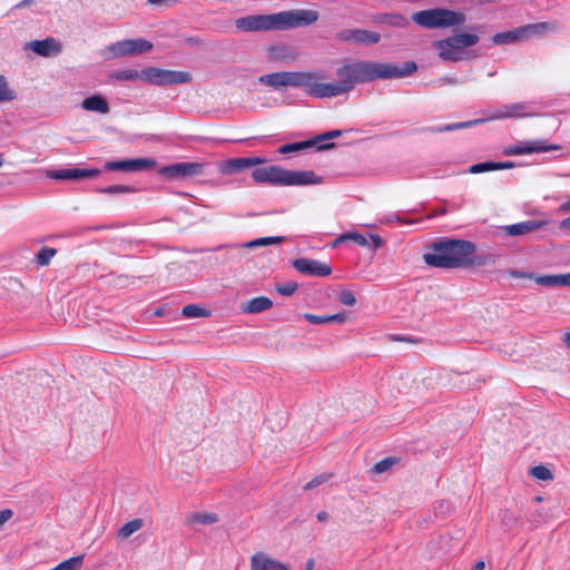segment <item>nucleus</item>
<instances>
[{"label":"nucleus","mask_w":570,"mask_h":570,"mask_svg":"<svg viewBox=\"0 0 570 570\" xmlns=\"http://www.w3.org/2000/svg\"><path fill=\"white\" fill-rule=\"evenodd\" d=\"M417 66L406 61L402 66L367 60L343 65L336 70V82L323 83L314 80L309 96L331 98L352 91L357 83L371 82L376 79L403 78L412 75Z\"/></svg>","instance_id":"1"},{"label":"nucleus","mask_w":570,"mask_h":570,"mask_svg":"<svg viewBox=\"0 0 570 570\" xmlns=\"http://www.w3.org/2000/svg\"><path fill=\"white\" fill-rule=\"evenodd\" d=\"M318 13L314 10L295 9L273 14H252L238 18L235 26L240 31L288 30L309 26L317 21Z\"/></svg>","instance_id":"2"},{"label":"nucleus","mask_w":570,"mask_h":570,"mask_svg":"<svg viewBox=\"0 0 570 570\" xmlns=\"http://www.w3.org/2000/svg\"><path fill=\"white\" fill-rule=\"evenodd\" d=\"M475 245L464 239H442L433 243L432 252L423 255L426 265L454 269L472 266Z\"/></svg>","instance_id":"3"},{"label":"nucleus","mask_w":570,"mask_h":570,"mask_svg":"<svg viewBox=\"0 0 570 570\" xmlns=\"http://www.w3.org/2000/svg\"><path fill=\"white\" fill-rule=\"evenodd\" d=\"M252 177L258 184L274 186H305L322 183V178L313 170H289L275 165L255 168Z\"/></svg>","instance_id":"4"},{"label":"nucleus","mask_w":570,"mask_h":570,"mask_svg":"<svg viewBox=\"0 0 570 570\" xmlns=\"http://www.w3.org/2000/svg\"><path fill=\"white\" fill-rule=\"evenodd\" d=\"M412 20L426 29H440L461 26L465 22V14L445 8L421 10L412 16Z\"/></svg>","instance_id":"5"},{"label":"nucleus","mask_w":570,"mask_h":570,"mask_svg":"<svg viewBox=\"0 0 570 570\" xmlns=\"http://www.w3.org/2000/svg\"><path fill=\"white\" fill-rule=\"evenodd\" d=\"M320 79H322V76L315 72L278 71L263 75L259 77L258 81L274 88L275 90H278L281 87H301L309 95V91L314 86V80Z\"/></svg>","instance_id":"6"},{"label":"nucleus","mask_w":570,"mask_h":570,"mask_svg":"<svg viewBox=\"0 0 570 570\" xmlns=\"http://www.w3.org/2000/svg\"><path fill=\"white\" fill-rule=\"evenodd\" d=\"M142 75L146 82L157 86L187 83L191 81V75L187 71L165 70L157 67L142 69Z\"/></svg>","instance_id":"7"},{"label":"nucleus","mask_w":570,"mask_h":570,"mask_svg":"<svg viewBox=\"0 0 570 570\" xmlns=\"http://www.w3.org/2000/svg\"><path fill=\"white\" fill-rule=\"evenodd\" d=\"M153 49V43L145 39H126L110 45L109 50L115 57L140 55Z\"/></svg>","instance_id":"8"},{"label":"nucleus","mask_w":570,"mask_h":570,"mask_svg":"<svg viewBox=\"0 0 570 570\" xmlns=\"http://www.w3.org/2000/svg\"><path fill=\"white\" fill-rule=\"evenodd\" d=\"M204 171V164L200 163H176L163 167L159 173L170 179L194 177L202 175Z\"/></svg>","instance_id":"9"},{"label":"nucleus","mask_w":570,"mask_h":570,"mask_svg":"<svg viewBox=\"0 0 570 570\" xmlns=\"http://www.w3.org/2000/svg\"><path fill=\"white\" fill-rule=\"evenodd\" d=\"M336 39L358 45H374L381 40V35L366 29H344L336 33Z\"/></svg>","instance_id":"10"},{"label":"nucleus","mask_w":570,"mask_h":570,"mask_svg":"<svg viewBox=\"0 0 570 570\" xmlns=\"http://www.w3.org/2000/svg\"><path fill=\"white\" fill-rule=\"evenodd\" d=\"M47 177L55 180H79L85 178H94L100 175L97 168L82 169V168H63L47 170Z\"/></svg>","instance_id":"11"},{"label":"nucleus","mask_w":570,"mask_h":570,"mask_svg":"<svg viewBox=\"0 0 570 570\" xmlns=\"http://www.w3.org/2000/svg\"><path fill=\"white\" fill-rule=\"evenodd\" d=\"M293 266L297 272L307 276L326 277L332 273L328 264L311 258H297L293 262Z\"/></svg>","instance_id":"12"},{"label":"nucleus","mask_w":570,"mask_h":570,"mask_svg":"<svg viewBox=\"0 0 570 570\" xmlns=\"http://www.w3.org/2000/svg\"><path fill=\"white\" fill-rule=\"evenodd\" d=\"M156 165L154 159L148 158H136V159H125V160H116V161H107L105 165L106 170H120V171H140L145 169L153 168Z\"/></svg>","instance_id":"13"},{"label":"nucleus","mask_w":570,"mask_h":570,"mask_svg":"<svg viewBox=\"0 0 570 570\" xmlns=\"http://www.w3.org/2000/svg\"><path fill=\"white\" fill-rule=\"evenodd\" d=\"M558 145H549L543 140L524 141L517 146H510L504 149V155L515 156L532 153H547L551 150H558Z\"/></svg>","instance_id":"14"},{"label":"nucleus","mask_w":570,"mask_h":570,"mask_svg":"<svg viewBox=\"0 0 570 570\" xmlns=\"http://www.w3.org/2000/svg\"><path fill=\"white\" fill-rule=\"evenodd\" d=\"M541 28H544V24L527 26V27L514 29V30L499 32V33H495L491 38V40H492V43L495 46L514 43L518 40L528 37L531 31H533L535 29H541Z\"/></svg>","instance_id":"15"},{"label":"nucleus","mask_w":570,"mask_h":570,"mask_svg":"<svg viewBox=\"0 0 570 570\" xmlns=\"http://www.w3.org/2000/svg\"><path fill=\"white\" fill-rule=\"evenodd\" d=\"M26 49H29L41 57H55L61 52V45L55 38L48 37L43 40L27 42Z\"/></svg>","instance_id":"16"},{"label":"nucleus","mask_w":570,"mask_h":570,"mask_svg":"<svg viewBox=\"0 0 570 570\" xmlns=\"http://www.w3.org/2000/svg\"><path fill=\"white\" fill-rule=\"evenodd\" d=\"M250 570H289L288 567L265 552H256L250 557Z\"/></svg>","instance_id":"17"},{"label":"nucleus","mask_w":570,"mask_h":570,"mask_svg":"<svg viewBox=\"0 0 570 570\" xmlns=\"http://www.w3.org/2000/svg\"><path fill=\"white\" fill-rule=\"evenodd\" d=\"M434 47L439 51V57L444 61L456 62L465 59V52L459 51L448 38L435 41Z\"/></svg>","instance_id":"18"},{"label":"nucleus","mask_w":570,"mask_h":570,"mask_svg":"<svg viewBox=\"0 0 570 570\" xmlns=\"http://www.w3.org/2000/svg\"><path fill=\"white\" fill-rule=\"evenodd\" d=\"M264 161L265 160L259 157L233 158L224 163L222 171L224 174H235L249 167L259 165Z\"/></svg>","instance_id":"19"},{"label":"nucleus","mask_w":570,"mask_h":570,"mask_svg":"<svg viewBox=\"0 0 570 570\" xmlns=\"http://www.w3.org/2000/svg\"><path fill=\"white\" fill-rule=\"evenodd\" d=\"M530 104L528 102H518L510 104L503 106L493 118L503 119V118H521V117H531L534 116V112H530L527 109Z\"/></svg>","instance_id":"20"},{"label":"nucleus","mask_w":570,"mask_h":570,"mask_svg":"<svg viewBox=\"0 0 570 570\" xmlns=\"http://www.w3.org/2000/svg\"><path fill=\"white\" fill-rule=\"evenodd\" d=\"M372 22L375 24H387L394 28H405L409 24V20L403 14L396 12L376 13L372 17Z\"/></svg>","instance_id":"21"},{"label":"nucleus","mask_w":570,"mask_h":570,"mask_svg":"<svg viewBox=\"0 0 570 570\" xmlns=\"http://www.w3.org/2000/svg\"><path fill=\"white\" fill-rule=\"evenodd\" d=\"M535 283L547 287H570V273L557 275H537Z\"/></svg>","instance_id":"22"},{"label":"nucleus","mask_w":570,"mask_h":570,"mask_svg":"<svg viewBox=\"0 0 570 570\" xmlns=\"http://www.w3.org/2000/svg\"><path fill=\"white\" fill-rule=\"evenodd\" d=\"M273 306L272 299L266 296L254 297L242 304L240 308L246 314H256L269 309Z\"/></svg>","instance_id":"23"},{"label":"nucleus","mask_w":570,"mask_h":570,"mask_svg":"<svg viewBox=\"0 0 570 570\" xmlns=\"http://www.w3.org/2000/svg\"><path fill=\"white\" fill-rule=\"evenodd\" d=\"M81 107L85 110L95 111L104 115L108 114L110 110L108 101L99 95H94L83 99L81 102Z\"/></svg>","instance_id":"24"},{"label":"nucleus","mask_w":570,"mask_h":570,"mask_svg":"<svg viewBox=\"0 0 570 570\" xmlns=\"http://www.w3.org/2000/svg\"><path fill=\"white\" fill-rule=\"evenodd\" d=\"M448 39L459 51H464L465 48H470L479 42V36L468 32L456 33Z\"/></svg>","instance_id":"25"},{"label":"nucleus","mask_w":570,"mask_h":570,"mask_svg":"<svg viewBox=\"0 0 570 570\" xmlns=\"http://www.w3.org/2000/svg\"><path fill=\"white\" fill-rule=\"evenodd\" d=\"M542 224L534 220H527L513 225H509L504 227V230L508 235L518 236L528 234L537 228H539Z\"/></svg>","instance_id":"26"},{"label":"nucleus","mask_w":570,"mask_h":570,"mask_svg":"<svg viewBox=\"0 0 570 570\" xmlns=\"http://www.w3.org/2000/svg\"><path fill=\"white\" fill-rule=\"evenodd\" d=\"M219 518L216 513L195 512L187 517V523L190 525H209L218 522Z\"/></svg>","instance_id":"27"},{"label":"nucleus","mask_w":570,"mask_h":570,"mask_svg":"<svg viewBox=\"0 0 570 570\" xmlns=\"http://www.w3.org/2000/svg\"><path fill=\"white\" fill-rule=\"evenodd\" d=\"M144 525V521L142 519H132L128 522H126L125 524H122V527L118 530V534L117 537L120 538L121 540H125V539H128L131 534H134L135 532H137L138 530H140Z\"/></svg>","instance_id":"28"},{"label":"nucleus","mask_w":570,"mask_h":570,"mask_svg":"<svg viewBox=\"0 0 570 570\" xmlns=\"http://www.w3.org/2000/svg\"><path fill=\"white\" fill-rule=\"evenodd\" d=\"M112 77L120 81H135L138 79L144 80L142 69L136 70V69L128 68V69L116 70L112 73Z\"/></svg>","instance_id":"29"},{"label":"nucleus","mask_w":570,"mask_h":570,"mask_svg":"<svg viewBox=\"0 0 570 570\" xmlns=\"http://www.w3.org/2000/svg\"><path fill=\"white\" fill-rule=\"evenodd\" d=\"M313 145H314V140H312V139L293 142V144H286V145H283L279 147L278 153L283 154V155L291 154V153H297L303 149L309 148Z\"/></svg>","instance_id":"30"},{"label":"nucleus","mask_w":570,"mask_h":570,"mask_svg":"<svg viewBox=\"0 0 570 570\" xmlns=\"http://www.w3.org/2000/svg\"><path fill=\"white\" fill-rule=\"evenodd\" d=\"M85 556L71 557L56 566V570H80L83 564Z\"/></svg>","instance_id":"31"},{"label":"nucleus","mask_w":570,"mask_h":570,"mask_svg":"<svg viewBox=\"0 0 570 570\" xmlns=\"http://www.w3.org/2000/svg\"><path fill=\"white\" fill-rule=\"evenodd\" d=\"M480 122H482L481 119L468 120V121H463V122H454V124L445 125L443 127L432 128L431 131H433V132L453 131V130H456V129L470 128V127L475 126V125H478Z\"/></svg>","instance_id":"32"},{"label":"nucleus","mask_w":570,"mask_h":570,"mask_svg":"<svg viewBox=\"0 0 570 570\" xmlns=\"http://www.w3.org/2000/svg\"><path fill=\"white\" fill-rule=\"evenodd\" d=\"M346 240H353L357 245L363 246V247L367 246V244H368V242L364 235L358 234V233H346V234L340 235L335 239L334 246H336L340 243L346 242Z\"/></svg>","instance_id":"33"},{"label":"nucleus","mask_w":570,"mask_h":570,"mask_svg":"<svg viewBox=\"0 0 570 570\" xmlns=\"http://www.w3.org/2000/svg\"><path fill=\"white\" fill-rule=\"evenodd\" d=\"M283 240H284L283 237H273V236L272 237H261V238H256V239H253V240L244 244L243 247L255 248V247H259V246L281 244Z\"/></svg>","instance_id":"34"},{"label":"nucleus","mask_w":570,"mask_h":570,"mask_svg":"<svg viewBox=\"0 0 570 570\" xmlns=\"http://www.w3.org/2000/svg\"><path fill=\"white\" fill-rule=\"evenodd\" d=\"M181 314L187 318H195L208 316L209 312L198 305L189 304L183 307Z\"/></svg>","instance_id":"35"},{"label":"nucleus","mask_w":570,"mask_h":570,"mask_svg":"<svg viewBox=\"0 0 570 570\" xmlns=\"http://www.w3.org/2000/svg\"><path fill=\"white\" fill-rule=\"evenodd\" d=\"M56 253L55 248L42 247L36 255L35 261L39 266H47Z\"/></svg>","instance_id":"36"},{"label":"nucleus","mask_w":570,"mask_h":570,"mask_svg":"<svg viewBox=\"0 0 570 570\" xmlns=\"http://www.w3.org/2000/svg\"><path fill=\"white\" fill-rule=\"evenodd\" d=\"M14 98V92L9 88L6 77L0 75V102L11 101Z\"/></svg>","instance_id":"37"},{"label":"nucleus","mask_w":570,"mask_h":570,"mask_svg":"<svg viewBox=\"0 0 570 570\" xmlns=\"http://www.w3.org/2000/svg\"><path fill=\"white\" fill-rule=\"evenodd\" d=\"M98 191L102 193V194L115 195V194H121V193H135L136 189L134 187L127 186V185H111L108 187L100 188Z\"/></svg>","instance_id":"38"},{"label":"nucleus","mask_w":570,"mask_h":570,"mask_svg":"<svg viewBox=\"0 0 570 570\" xmlns=\"http://www.w3.org/2000/svg\"><path fill=\"white\" fill-rule=\"evenodd\" d=\"M530 474L534 479L543 480V481L552 480V478H553L552 472L543 465H537V466L531 468Z\"/></svg>","instance_id":"39"},{"label":"nucleus","mask_w":570,"mask_h":570,"mask_svg":"<svg viewBox=\"0 0 570 570\" xmlns=\"http://www.w3.org/2000/svg\"><path fill=\"white\" fill-rule=\"evenodd\" d=\"M494 170V161H484L474 164L469 167L468 173L469 174H481L485 171Z\"/></svg>","instance_id":"40"},{"label":"nucleus","mask_w":570,"mask_h":570,"mask_svg":"<svg viewBox=\"0 0 570 570\" xmlns=\"http://www.w3.org/2000/svg\"><path fill=\"white\" fill-rule=\"evenodd\" d=\"M297 283L295 282H286L276 284V291L284 296L293 295L297 289Z\"/></svg>","instance_id":"41"},{"label":"nucleus","mask_w":570,"mask_h":570,"mask_svg":"<svg viewBox=\"0 0 570 570\" xmlns=\"http://www.w3.org/2000/svg\"><path fill=\"white\" fill-rule=\"evenodd\" d=\"M338 301L341 304H343L345 306H353L356 303V298H355L353 292H351L348 289H343L340 292Z\"/></svg>","instance_id":"42"},{"label":"nucleus","mask_w":570,"mask_h":570,"mask_svg":"<svg viewBox=\"0 0 570 570\" xmlns=\"http://www.w3.org/2000/svg\"><path fill=\"white\" fill-rule=\"evenodd\" d=\"M394 463H395V459H393V458H385V459L379 461L374 465L373 471L375 473H383V472L387 471Z\"/></svg>","instance_id":"43"},{"label":"nucleus","mask_w":570,"mask_h":570,"mask_svg":"<svg viewBox=\"0 0 570 570\" xmlns=\"http://www.w3.org/2000/svg\"><path fill=\"white\" fill-rule=\"evenodd\" d=\"M509 276L512 278H527V279H533L535 282L537 275L534 273L529 272H522L518 269H510Z\"/></svg>","instance_id":"44"},{"label":"nucleus","mask_w":570,"mask_h":570,"mask_svg":"<svg viewBox=\"0 0 570 570\" xmlns=\"http://www.w3.org/2000/svg\"><path fill=\"white\" fill-rule=\"evenodd\" d=\"M304 318L311 324H325L328 323L327 315H315L306 313L304 314Z\"/></svg>","instance_id":"45"},{"label":"nucleus","mask_w":570,"mask_h":570,"mask_svg":"<svg viewBox=\"0 0 570 570\" xmlns=\"http://www.w3.org/2000/svg\"><path fill=\"white\" fill-rule=\"evenodd\" d=\"M501 522L505 527H512L517 523V519L509 510H504L501 514Z\"/></svg>","instance_id":"46"},{"label":"nucleus","mask_w":570,"mask_h":570,"mask_svg":"<svg viewBox=\"0 0 570 570\" xmlns=\"http://www.w3.org/2000/svg\"><path fill=\"white\" fill-rule=\"evenodd\" d=\"M342 135V131L341 130H331V131H327L325 134H322L320 136H317L314 140V144L316 141H322V140H327V139H333V138H337Z\"/></svg>","instance_id":"47"},{"label":"nucleus","mask_w":570,"mask_h":570,"mask_svg":"<svg viewBox=\"0 0 570 570\" xmlns=\"http://www.w3.org/2000/svg\"><path fill=\"white\" fill-rule=\"evenodd\" d=\"M548 519V515L547 513H544L543 511L541 510H537L534 511L531 517H530V521L531 522H534V523H542V522H546Z\"/></svg>","instance_id":"48"},{"label":"nucleus","mask_w":570,"mask_h":570,"mask_svg":"<svg viewBox=\"0 0 570 570\" xmlns=\"http://www.w3.org/2000/svg\"><path fill=\"white\" fill-rule=\"evenodd\" d=\"M326 481V478L324 475H318V476H315L313 480H311L309 482H307L305 485H304V489L305 490H309V489H313L320 484H322L323 482Z\"/></svg>","instance_id":"49"},{"label":"nucleus","mask_w":570,"mask_h":570,"mask_svg":"<svg viewBox=\"0 0 570 570\" xmlns=\"http://www.w3.org/2000/svg\"><path fill=\"white\" fill-rule=\"evenodd\" d=\"M328 323L330 322H336V323H344L346 321V313H337L333 315H327Z\"/></svg>","instance_id":"50"},{"label":"nucleus","mask_w":570,"mask_h":570,"mask_svg":"<svg viewBox=\"0 0 570 570\" xmlns=\"http://www.w3.org/2000/svg\"><path fill=\"white\" fill-rule=\"evenodd\" d=\"M12 517V511L9 509L0 511V528Z\"/></svg>","instance_id":"51"},{"label":"nucleus","mask_w":570,"mask_h":570,"mask_svg":"<svg viewBox=\"0 0 570 570\" xmlns=\"http://www.w3.org/2000/svg\"><path fill=\"white\" fill-rule=\"evenodd\" d=\"M513 167L514 164L512 161H494V170L509 169Z\"/></svg>","instance_id":"52"},{"label":"nucleus","mask_w":570,"mask_h":570,"mask_svg":"<svg viewBox=\"0 0 570 570\" xmlns=\"http://www.w3.org/2000/svg\"><path fill=\"white\" fill-rule=\"evenodd\" d=\"M371 240H372V246L374 248H380L383 245V240L379 235H372Z\"/></svg>","instance_id":"53"},{"label":"nucleus","mask_w":570,"mask_h":570,"mask_svg":"<svg viewBox=\"0 0 570 570\" xmlns=\"http://www.w3.org/2000/svg\"><path fill=\"white\" fill-rule=\"evenodd\" d=\"M560 213H569L570 212V196L566 202H563L558 209Z\"/></svg>","instance_id":"54"},{"label":"nucleus","mask_w":570,"mask_h":570,"mask_svg":"<svg viewBox=\"0 0 570 570\" xmlns=\"http://www.w3.org/2000/svg\"><path fill=\"white\" fill-rule=\"evenodd\" d=\"M559 228L560 229H563V230H567L569 229L570 230V216L562 219L559 224Z\"/></svg>","instance_id":"55"},{"label":"nucleus","mask_w":570,"mask_h":570,"mask_svg":"<svg viewBox=\"0 0 570 570\" xmlns=\"http://www.w3.org/2000/svg\"><path fill=\"white\" fill-rule=\"evenodd\" d=\"M31 3H33V0H22V1H20V2L17 4V8L28 7V6H30Z\"/></svg>","instance_id":"56"},{"label":"nucleus","mask_w":570,"mask_h":570,"mask_svg":"<svg viewBox=\"0 0 570 570\" xmlns=\"http://www.w3.org/2000/svg\"><path fill=\"white\" fill-rule=\"evenodd\" d=\"M328 518V514L325 511H321L317 513V520L318 521H326Z\"/></svg>","instance_id":"57"},{"label":"nucleus","mask_w":570,"mask_h":570,"mask_svg":"<svg viewBox=\"0 0 570 570\" xmlns=\"http://www.w3.org/2000/svg\"><path fill=\"white\" fill-rule=\"evenodd\" d=\"M485 568V563L483 561H478L474 567H473V570H483Z\"/></svg>","instance_id":"58"},{"label":"nucleus","mask_w":570,"mask_h":570,"mask_svg":"<svg viewBox=\"0 0 570 570\" xmlns=\"http://www.w3.org/2000/svg\"><path fill=\"white\" fill-rule=\"evenodd\" d=\"M564 343L570 347V332H567L563 336Z\"/></svg>","instance_id":"59"},{"label":"nucleus","mask_w":570,"mask_h":570,"mask_svg":"<svg viewBox=\"0 0 570 570\" xmlns=\"http://www.w3.org/2000/svg\"><path fill=\"white\" fill-rule=\"evenodd\" d=\"M333 146H334V144H333V142H331V144H326V145L320 146V147H318V149H320V150L328 149V148H332Z\"/></svg>","instance_id":"60"},{"label":"nucleus","mask_w":570,"mask_h":570,"mask_svg":"<svg viewBox=\"0 0 570 570\" xmlns=\"http://www.w3.org/2000/svg\"><path fill=\"white\" fill-rule=\"evenodd\" d=\"M448 82L449 83H460V81L455 80V79H448Z\"/></svg>","instance_id":"61"},{"label":"nucleus","mask_w":570,"mask_h":570,"mask_svg":"<svg viewBox=\"0 0 570 570\" xmlns=\"http://www.w3.org/2000/svg\"><path fill=\"white\" fill-rule=\"evenodd\" d=\"M542 500H543V498H542V497H535V498H534V501H535V502H541Z\"/></svg>","instance_id":"62"},{"label":"nucleus","mask_w":570,"mask_h":570,"mask_svg":"<svg viewBox=\"0 0 570 570\" xmlns=\"http://www.w3.org/2000/svg\"><path fill=\"white\" fill-rule=\"evenodd\" d=\"M3 163H4L3 156L0 154V167L3 165Z\"/></svg>","instance_id":"63"},{"label":"nucleus","mask_w":570,"mask_h":570,"mask_svg":"<svg viewBox=\"0 0 570 570\" xmlns=\"http://www.w3.org/2000/svg\"><path fill=\"white\" fill-rule=\"evenodd\" d=\"M313 567V562H309V564L307 566V570H311Z\"/></svg>","instance_id":"64"}]
</instances>
